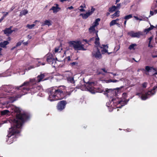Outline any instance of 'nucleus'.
I'll return each mask as SVG.
<instances>
[{
    "instance_id": "nucleus-39",
    "label": "nucleus",
    "mask_w": 157,
    "mask_h": 157,
    "mask_svg": "<svg viewBox=\"0 0 157 157\" xmlns=\"http://www.w3.org/2000/svg\"><path fill=\"white\" fill-rule=\"evenodd\" d=\"M77 64V63H76V62H73L72 63H70V64L71 66H75V65H76V64Z\"/></svg>"
},
{
    "instance_id": "nucleus-47",
    "label": "nucleus",
    "mask_w": 157,
    "mask_h": 157,
    "mask_svg": "<svg viewBox=\"0 0 157 157\" xmlns=\"http://www.w3.org/2000/svg\"><path fill=\"white\" fill-rule=\"evenodd\" d=\"M150 14L151 16L153 15L154 14V12L153 11H150Z\"/></svg>"
},
{
    "instance_id": "nucleus-22",
    "label": "nucleus",
    "mask_w": 157,
    "mask_h": 157,
    "mask_svg": "<svg viewBox=\"0 0 157 157\" xmlns=\"http://www.w3.org/2000/svg\"><path fill=\"white\" fill-rule=\"evenodd\" d=\"M10 113V111L7 110H5L1 111V115L2 116L8 115Z\"/></svg>"
},
{
    "instance_id": "nucleus-55",
    "label": "nucleus",
    "mask_w": 157,
    "mask_h": 157,
    "mask_svg": "<svg viewBox=\"0 0 157 157\" xmlns=\"http://www.w3.org/2000/svg\"><path fill=\"white\" fill-rule=\"evenodd\" d=\"M3 19H4L3 18V17H2L0 19V23L1 22Z\"/></svg>"
},
{
    "instance_id": "nucleus-41",
    "label": "nucleus",
    "mask_w": 157,
    "mask_h": 157,
    "mask_svg": "<svg viewBox=\"0 0 157 157\" xmlns=\"http://www.w3.org/2000/svg\"><path fill=\"white\" fill-rule=\"evenodd\" d=\"M155 27L153 25H151L150 27H149L150 29H151V30L153 29L154 28H155Z\"/></svg>"
},
{
    "instance_id": "nucleus-34",
    "label": "nucleus",
    "mask_w": 157,
    "mask_h": 157,
    "mask_svg": "<svg viewBox=\"0 0 157 157\" xmlns=\"http://www.w3.org/2000/svg\"><path fill=\"white\" fill-rule=\"evenodd\" d=\"M95 9L92 7L90 10V11H89L88 12L89 13H90V15H91L92 14V13H93V12L94 11Z\"/></svg>"
},
{
    "instance_id": "nucleus-58",
    "label": "nucleus",
    "mask_w": 157,
    "mask_h": 157,
    "mask_svg": "<svg viewBox=\"0 0 157 157\" xmlns=\"http://www.w3.org/2000/svg\"><path fill=\"white\" fill-rule=\"evenodd\" d=\"M134 17L135 18L136 20H139L138 17H137L134 16Z\"/></svg>"
},
{
    "instance_id": "nucleus-33",
    "label": "nucleus",
    "mask_w": 157,
    "mask_h": 157,
    "mask_svg": "<svg viewBox=\"0 0 157 157\" xmlns=\"http://www.w3.org/2000/svg\"><path fill=\"white\" fill-rule=\"evenodd\" d=\"M153 39V37L152 36H151L150 37L149 39L148 40H149V43H148V47H150L151 46V41Z\"/></svg>"
},
{
    "instance_id": "nucleus-4",
    "label": "nucleus",
    "mask_w": 157,
    "mask_h": 157,
    "mask_svg": "<svg viewBox=\"0 0 157 157\" xmlns=\"http://www.w3.org/2000/svg\"><path fill=\"white\" fill-rule=\"evenodd\" d=\"M70 47L73 48L75 51L86 50L84 48V45L82 44L80 41H71L68 42Z\"/></svg>"
},
{
    "instance_id": "nucleus-20",
    "label": "nucleus",
    "mask_w": 157,
    "mask_h": 157,
    "mask_svg": "<svg viewBox=\"0 0 157 157\" xmlns=\"http://www.w3.org/2000/svg\"><path fill=\"white\" fill-rule=\"evenodd\" d=\"M90 15V13H89L88 12L86 13H81L80 15V16H82V18L84 19H86Z\"/></svg>"
},
{
    "instance_id": "nucleus-45",
    "label": "nucleus",
    "mask_w": 157,
    "mask_h": 157,
    "mask_svg": "<svg viewBox=\"0 0 157 157\" xmlns=\"http://www.w3.org/2000/svg\"><path fill=\"white\" fill-rule=\"evenodd\" d=\"M79 10L82 12H84L85 11V10L83 9V8H81L79 9Z\"/></svg>"
},
{
    "instance_id": "nucleus-42",
    "label": "nucleus",
    "mask_w": 157,
    "mask_h": 157,
    "mask_svg": "<svg viewBox=\"0 0 157 157\" xmlns=\"http://www.w3.org/2000/svg\"><path fill=\"white\" fill-rule=\"evenodd\" d=\"M116 6L117 7V8H120L121 7V4H117V6Z\"/></svg>"
},
{
    "instance_id": "nucleus-43",
    "label": "nucleus",
    "mask_w": 157,
    "mask_h": 157,
    "mask_svg": "<svg viewBox=\"0 0 157 157\" xmlns=\"http://www.w3.org/2000/svg\"><path fill=\"white\" fill-rule=\"evenodd\" d=\"M8 14V12H6V13L5 14H4L3 16L2 17H3V18L4 19L5 17L6 16H7Z\"/></svg>"
},
{
    "instance_id": "nucleus-62",
    "label": "nucleus",
    "mask_w": 157,
    "mask_h": 157,
    "mask_svg": "<svg viewBox=\"0 0 157 157\" xmlns=\"http://www.w3.org/2000/svg\"><path fill=\"white\" fill-rule=\"evenodd\" d=\"M119 19L118 18H117L115 20H115L116 21V22H117V21H119Z\"/></svg>"
},
{
    "instance_id": "nucleus-18",
    "label": "nucleus",
    "mask_w": 157,
    "mask_h": 157,
    "mask_svg": "<svg viewBox=\"0 0 157 157\" xmlns=\"http://www.w3.org/2000/svg\"><path fill=\"white\" fill-rule=\"evenodd\" d=\"M51 22V21L50 20H46L44 22L41 23V26H43L45 25H47L49 26L52 25Z\"/></svg>"
},
{
    "instance_id": "nucleus-64",
    "label": "nucleus",
    "mask_w": 157,
    "mask_h": 157,
    "mask_svg": "<svg viewBox=\"0 0 157 157\" xmlns=\"http://www.w3.org/2000/svg\"><path fill=\"white\" fill-rule=\"evenodd\" d=\"M84 41L86 43L87 42V40L86 39L84 40Z\"/></svg>"
},
{
    "instance_id": "nucleus-29",
    "label": "nucleus",
    "mask_w": 157,
    "mask_h": 157,
    "mask_svg": "<svg viewBox=\"0 0 157 157\" xmlns=\"http://www.w3.org/2000/svg\"><path fill=\"white\" fill-rule=\"evenodd\" d=\"M115 24L120 25V24L117 23L115 20H113L109 23V25L110 26L113 25Z\"/></svg>"
},
{
    "instance_id": "nucleus-19",
    "label": "nucleus",
    "mask_w": 157,
    "mask_h": 157,
    "mask_svg": "<svg viewBox=\"0 0 157 157\" xmlns=\"http://www.w3.org/2000/svg\"><path fill=\"white\" fill-rule=\"evenodd\" d=\"M9 42L7 40L1 42L0 43V47L2 48H5L6 47V46L9 44Z\"/></svg>"
},
{
    "instance_id": "nucleus-51",
    "label": "nucleus",
    "mask_w": 157,
    "mask_h": 157,
    "mask_svg": "<svg viewBox=\"0 0 157 157\" xmlns=\"http://www.w3.org/2000/svg\"><path fill=\"white\" fill-rule=\"evenodd\" d=\"M17 47H16V45L15 46L13 47L12 48H11V50H13Z\"/></svg>"
},
{
    "instance_id": "nucleus-48",
    "label": "nucleus",
    "mask_w": 157,
    "mask_h": 157,
    "mask_svg": "<svg viewBox=\"0 0 157 157\" xmlns=\"http://www.w3.org/2000/svg\"><path fill=\"white\" fill-rule=\"evenodd\" d=\"M73 8H74V7L72 6H71L67 8V9H68L69 10L72 9Z\"/></svg>"
},
{
    "instance_id": "nucleus-24",
    "label": "nucleus",
    "mask_w": 157,
    "mask_h": 157,
    "mask_svg": "<svg viewBox=\"0 0 157 157\" xmlns=\"http://www.w3.org/2000/svg\"><path fill=\"white\" fill-rule=\"evenodd\" d=\"M117 9V7L115 6H113L109 8V11L110 13L115 11Z\"/></svg>"
},
{
    "instance_id": "nucleus-49",
    "label": "nucleus",
    "mask_w": 157,
    "mask_h": 157,
    "mask_svg": "<svg viewBox=\"0 0 157 157\" xmlns=\"http://www.w3.org/2000/svg\"><path fill=\"white\" fill-rule=\"evenodd\" d=\"M59 51L58 48H55V52L56 53L58 52V51Z\"/></svg>"
},
{
    "instance_id": "nucleus-2",
    "label": "nucleus",
    "mask_w": 157,
    "mask_h": 157,
    "mask_svg": "<svg viewBox=\"0 0 157 157\" xmlns=\"http://www.w3.org/2000/svg\"><path fill=\"white\" fill-rule=\"evenodd\" d=\"M15 112L19 113L16 115V119L12 120L11 127L9 128V133L7 135L8 138L20 133L21 131L18 129L21 128L22 125L29 118V116L26 113H21L20 109L17 107L13 108Z\"/></svg>"
},
{
    "instance_id": "nucleus-10",
    "label": "nucleus",
    "mask_w": 157,
    "mask_h": 157,
    "mask_svg": "<svg viewBox=\"0 0 157 157\" xmlns=\"http://www.w3.org/2000/svg\"><path fill=\"white\" fill-rule=\"evenodd\" d=\"M75 90L74 88H70L68 89V91H67L66 88L64 89V93L63 99H66L67 97L70 96L71 93L73 91Z\"/></svg>"
},
{
    "instance_id": "nucleus-59",
    "label": "nucleus",
    "mask_w": 157,
    "mask_h": 157,
    "mask_svg": "<svg viewBox=\"0 0 157 157\" xmlns=\"http://www.w3.org/2000/svg\"><path fill=\"white\" fill-rule=\"evenodd\" d=\"M110 14V13L109 12H107L106 13V16H108Z\"/></svg>"
},
{
    "instance_id": "nucleus-56",
    "label": "nucleus",
    "mask_w": 157,
    "mask_h": 157,
    "mask_svg": "<svg viewBox=\"0 0 157 157\" xmlns=\"http://www.w3.org/2000/svg\"><path fill=\"white\" fill-rule=\"evenodd\" d=\"M141 94L140 93H138L136 94V95H138L139 96H140Z\"/></svg>"
},
{
    "instance_id": "nucleus-50",
    "label": "nucleus",
    "mask_w": 157,
    "mask_h": 157,
    "mask_svg": "<svg viewBox=\"0 0 157 157\" xmlns=\"http://www.w3.org/2000/svg\"><path fill=\"white\" fill-rule=\"evenodd\" d=\"M110 104L109 103H107L106 104V105L108 107H109V106H110Z\"/></svg>"
},
{
    "instance_id": "nucleus-13",
    "label": "nucleus",
    "mask_w": 157,
    "mask_h": 157,
    "mask_svg": "<svg viewBox=\"0 0 157 157\" xmlns=\"http://www.w3.org/2000/svg\"><path fill=\"white\" fill-rule=\"evenodd\" d=\"M93 56H94L97 59H99L102 58V55L101 53L100 49L98 48H97V51L96 52H92Z\"/></svg>"
},
{
    "instance_id": "nucleus-61",
    "label": "nucleus",
    "mask_w": 157,
    "mask_h": 157,
    "mask_svg": "<svg viewBox=\"0 0 157 157\" xmlns=\"http://www.w3.org/2000/svg\"><path fill=\"white\" fill-rule=\"evenodd\" d=\"M154 13L156 14L157 13V10H155L154 11Z\"/></svg>"
},
{
    "instance_id": "nucleus-23",
    "label": "nucleus",
    "mask_w": 157,
    "mask_h": 157,
    "mask_svg": "<svg viewBox=\"0 0 157 157\" xmlns=\"http://www.w3.org/2000/svg\"><path fill=\"white\" fill-rule=\"evenodd\" d=\"M100 70H101L103 71V72H105V73H106L107 72V71L105 70V68H101V69H100ZM100 69H98L97 70V74L98 75H100V74H102V72L100 71Z\"/></svg>"
},
{
    "instance_id": "nucleus-40",
    "label": "nucleus",
    "mask_w": 157,
    "mask_h": 157,
    "mask_svg": "<svg viewBox=\"0 0 157 157\" xmlns=\"http://www.w3.org/2000/svg\"><path fill=\"white\" fill-rule=\"evenodd\" d=\"M118 81L117 80H110L109 81V82H117Z\"/></svg>"
},
{
    "instance_id": "nucleus-54",
    "label": "nucleus",
    "mask_w": 157,
    "mask_h": 157,
    "mask_svg": "<svg viewBox=\"0 0 157 157\" xmlns=\"http://www.w3.org/2000/svg\"><path fill=\"white\" fill-rule=\"evenodd\" d=\"M115 48L117 49V51L120 48V46H117V47H116Z\"/></svg>"
},
{
    "instance_id": "nucleus-57",
    "label": "nucleus",
    "mask_w": 157,
    "mask_h": 157,
    "mask_svg": "<svg viewBox=\"0 0 157 157\" xmlns=\"http://www.w3.org/2000/svg\"><path fill=\"white\" fill-rule=\"evenodd\" d=\"M120 0H116V4L119 2L120 1Z\"/></svg>"
},
{
    "instance_id": "nucleus-52",
    "label": "nucleus",
    "mask_w": 157,
    "mask_h": 157,
    "mask_svg": "<svg viewBox=\"0 0 157 157\" xmlns=\"http://www.w3.org/2000/svg\"><path fill=\"white\" fill-rule=\"evenodd\" d=\"M2 50V48H0V56L2 55V54H1V51Z\"/></svg>"
},
{
    "instance_id": "nucleus-28",
    "label": "nucleus",
    "mask_w": 157,
    "mask_h": 157,
    "mask_svg": "<svg viewBox=\"0 0 157 157\" xmlns=\"http://www.w3.org/2000/svg\"><path fill=\"white\" fill-rule=\"evenodd\" d=\"M95 26L93 25L92 26H91L89 29V30L90 32H94L95 31Z\"/></svg>"
},
{
    "instance_id": "nucleus-38",
    "label": "nucleus",
    "mask_w": 157,
    "mask_h": 157,
    "mask_svg": "<svg viewBox=\"0 0 157 157\" xmlns=\"http://www.w3.org/2000/svg\"><path fill=\"white\" fill-rule=\"evenodd\" d=\"M151 30V29H150L149 28L146 29H144V32H145L146 33H148Z\"/></svg>"
},
{
    "instance_id": "nucleus-11",
    "label": "nucleus",
    "mask_w": 157,
    "mask_h": 157,
    "mask_svg": "<svg viewBox=\"0 0 157 157\" xmlns=\"http://www.w3.org/2000/svg\"><path fill=\"white\" fill-rule=\"evenodd\" d=\"M94 84H95L94 82H90L88 83L86 87L87 90L92 93H94L95 92L94 87Z\"/></svg>"
},
{
    "instance_id": "nucleus-14",
    "label": "nucleus",
    "mask_w": 157,
    "mask_h": 157,
    "mask_svg": "<svg viewBox=\"0 0 157 157\" xmlns=\"http://www.w3.org/2000/svg\"><path fill=\"white\" fill-rule=\"evenodd\" d=\"M55 5H56V6H52L49 10H52L53 11V13H56L60 10L61 8L59 7V5L57 4H55Z\"/></svg>"
},
{
    "instance_id": "nucleus-3",
    "label": "nucleus",
    "mask_w": 157,
    "mask_h": 157,
    "mask_svg": "<svg viewBox=\"0 0 157 157\" xmlns=\"http://www.w3.org/2000/svg\"><path fill=\"white\" fill-rule=\"evenodd\" d=\"M66 87L61 86L57 88H51L48 90V99L51 101L60 100L63 99L64 89Z\"/></svg>"
},
{
    "instance_id": "nucleus-7",
    "label": "nucleus",
    "mask_w": 157,
    "mask_h": 157,
    "mask_svg": "<svg viewBox=\"0 0 157 157\" xmlns=\"http://www.w3.org/2000/svg\"><path fill=\"white\" fill-rule=\"evenodd\" d=\"M57 60V58H56V59L53 58L52 54H50L47 55L46 60L48 63L51 64L52 66L54 67L56 66Z\"/></svg>"
},
{
    "instance_id": "nucleus-25",
    "label": "nucleus",
    "mask_w": 157,
    "mask_h": 157,
    "mask_svg": "<svg viewBox=\"0 0 157 157\" xmlns=\"http://www.w3.org/2000/svg\"><path fill=\"white\" fill-rule=\"evenodd\" d=\"M145 69L146 71L148 72H149L152 69H153V70H155V69L153 67H150L149 66H146Z\"/></svg>"
},
{
    "instance_id": "nucleus-60",
    "label": "nucleus",
    "mask_w": 157,
    "mask_h": 157,
    "mask_svg": "<svg viewBox=\"0 0 157 157\" xmlns=\"http://www.w3.org/2000/svg\"><path fill=\"white\" fill-rule=\"evenodd\" d=\"M126 22H127V21L126 20L125 21H124V24L125 26V25L126 24Z\"/></svg>"
},
{
    "instance_id": "nucleus-36",
    "label": "nucleus",
    "mask_w": 157,
    "mask_h": 157,
    "mask_svg": "<svg viewBox=\"0 0 157 157\" xmlns=\"http://www.w3.org/2000/svg\"><path fill=\"white\" fill-rule=\"evenodd\" d=\"M157 7V5L155 4H153L151 7V9L152 10H153L155 8Z\"/></svg>"
},
{
    "instance_id": "nucleus-8",
    "label": "nucleus",
    "mask_w": 157,
    "mask_h": 157,
    "mask_svg": "<svg viewBox=\"0 0 157 157\" xmlns=\"http://www.w3.org/2000/svg\"><path fill=\"white\" fill-rule=\"evenodd\" d=\"M67 104V102L65 100L59 101L56 106L57 109L59 111H62L65 108Z\"/></svg>"
},
{
    "instance_id": "nucleus-27",
    "label": "nucleus",
    "mask_w": 157,
    "mask_h": 157,
    "mask_svg": "<svg viewBox=\"0 0 157 157\" xmlns=\"http://www.w3.org/2000/svg\"><path fill=\"white\" fill-rule=\"evenodd\" d=\"M136 46L137 45L136 44H132L129 46L128 48L130 50L132 49H134V47Z\"/></svg>"
},
{
    "instance_id": "nucleus-26",
    "label": "nucleus",
    "mask_w": 157,
    "mask_h": 157,
    "mask_svg": "<svg viewBox=\"0 0 157 157\" xmlns=\"http://www.w3.org/2000/svg\"><path fill=\"white\" fill-rule=\"evenodd\" d=\"M100 21V19L99 18L96 19L93 23V25L95 27L98 26L99 25L98 22Z\"/></svg>"
},
{
    "instance_id": "nucleus-9",
    "label": "nucleus",
    "mask_w": 157,
    "mask_h": 157,
    "mask_svg": "<svg viewBox=\"0 0 157 157\" xmlns=\"http://www.w3.org/2000/svg\"><path fill=\"white\" fill-rule=\"evenodd\" d=\"M128 34L132 37L139 38L142 35L141 32H138L135 33L133 31H131L128 33Z\"/></svg>"
},
{
    "instance_id": "nucleus-1",
    "label": "nucleus",
    "mask_w": 157,
    "mask_h": 157,
    "mask_svg": "<svg viewBox=\"0 0 157 157\" xmlns=\"http://www.w3.org/2000/svg\"><path fill=\"white\" fill-rule=\"evenodd\" d=\"M44 77V74H41L36 78L30 79L29 81L25 82L19 86H8V89L6 92V94L7 95H12L18 94L12 96H8V98L12 102H13L18 98L26 94L27 91L30 90L33 93L37 92L39 90V86H37V83L42 81Z\"/></svg>"
},
{
    "instance_id": "nucleus-30",
    "label": "nucleus",
    "mask_w": 157,
    "mask_h": 157,
    "mask_svg": "<svg viewBox=\"0 0 157 157\" xmlns=\"http://www.w3.org/2000/svg\"><path fill=\"white\" fill-rule=\"evenodd\" d=\"M120 11H117L113 15V17H118L119 16Z\"/></svg>"
},
{
    "instance_id": "nucleus-17",
    "label": "nucleus",
    "mask_w": 157,
    "mask_h": 157,
    "mask_svg": "<svg viewBox=\"0 0 157 157\" xmlns=\"http://www.w3.org/2000/svg\"><path fill=\"white\" fill-rule=\"evenodd\" d=\"M129 99H127V100H124V101L122 100H121L120 101H118V103L119 104H120L121 105V107H119V108H121L123 106H124L125 105L127 104V103L129 101Z\"/></svg>"
},
{
    "instance_id": "nucleus-15",
    "label": "nucleus",
    "mask_w": 157,
    "mask_h": 157,
    "mask_svg": "<svg viewBox=\"0 0 157 157\" xmlns=\"http://www.w3.org/2000/svg\"><path fill=\"white\" fill-rule=\"evenodd\" d=\"M100 47L101 48L103 49L101 51L102 54H103V52H104V53H108L109 54H110V53H109L108 52V50L107 49L108 48V46L107 44H102L101 46H100Z\"/></svg>"
},
{
    "instance_id": "nucleus-6",
    "label": "nucleus",
    "mask_w": 157,
    "mask_h": 157,
    "mask_svg": "<svg viewBox=\"0 0 157 157\" xmlns=\"http://www.w3.org/2000/svg\"><path fill=\"white\" fill-rule=\"evenodd\" d=\"M65 77L68 82L72 83H75L74 76L73 73L70 71H67L65 74Z\"/></svg>"
},
{
    "instance_id": "nucleus-12",
    "label": "nucleus",
    "mask_w": 157,
    "mask_h": 157,
    "mask_svg": "<svg viewBox=\"0 0 157 157\" xmlns=\"http://www.w3.org/2000/svg\"><path fill=\"white\" fill-rule=\"evenodd\" d=\"M117 89V90H116V89L112 90V89H108L107 88L105 89V91L107 93H110L111 94H112L113 95L116 97L117 96L118 93V90H120V88H118Z\"/></svg>"
},
{
    "instance_id": "nucleus-21",
    "label": "nucleus",
    "mask_w": 157,
    "mask_h": 157,
    "mask_svg": "<svg viewBox=\"0 0 157 157\" xmlns=\"http://www.w3.org/2000/svg\"><path fill=\"white\" fill-rule=\"evenodd\" d=\"M96 37H97L95 39L94 43L97 46L100 47L99 38L98 37L97 33H96Z\"/></svg>"
},
{
    "instance_id": "nucleus-35",
    "label": "nucleus",
    "mask_w": 157,
    "mask_h": 157,
    "mask_svg": "<svg viewBox=\"0 0 157 157\" xmlns=\"http://www.w3.org/2000/svg\"><path fill=\"white\" fill-rule=\"evenodd\" d=\"M23 41H20L19 42H18L16 44V47H17L19 46H20L21 44L23 42Z\"/></svg>"
},
{
    "instance_id": "nucleus-5",
    "label": "nucleus",
    "mask_w": 157,
    "mask_h": 157,
    "mask_svg": "<svg viewBox=\"0 0 157 157\" xmlns=\"http://www.w3.org/2000/svg\"><path fill=\"white\" fill-rule=\"evenodd\" d=\"M157 88V86H154L150 91H148L145 93V94H142L141 97V99L143 100H145L148 98V96L154 95L155 93V90Z\"/></svg>"
},
{
    "instance_id": "nucleus-46",
    "label": "nucleus",
    "mask_w": 157,
    "mask_h": 157,
    "mask_svg": "<svg viewBox=\"0 0 157 157\" xmlns=\"http://www.w3.org/2000/svg\"><path fill=\"white\" fill-rule=\"evenodd\" d=\"M66 59H67L68 61H69L71 60L70 57V56H68L67 57Z\"/></svg>"
},
{
    "instance_id": "nucleus-37",
    "label": "nucleus",
    "mask_w": 157,
    "mask_h": 157,
    "mask_svg": "<svg viewBox=\"0 0 157 157\" xmlns=\"http://www.w3.org/2000/svg\"><path fill=\"white\" fill-rule=\"evenodd\" d=\"M147 82H144L142 84V86L144 88H146L147 86Z\"/></svg>"
},
{
    "instance_id": "nucleus-32",
    "label": "nucleus",
    "mask_w": 157,
    "mask_h": 157,
    "mask_svg": "<svg viewBox=\"0 0 157 157\" xmlns=\"http://www.w3.org/2000/svg\"><path fill=\"white\" fill-rule=\"evenodd\" d=\"M35 25L33 24L31 25L28 24L27 26L29 29H32L35 26Z\"/></svg>"
},
{
    "instance_id": "nucleus-31",
    "label": "nucleus",
    "mask_w": 157,
    "mask_h": 157,
    "mask_svg": "<svg viewBox=\"0 0 157 157\" xmlns=\"http://www.w3.org/2000/svg\"><path fill=\"white\" fill-rule=\"evenodd\" d=\"M132 14H129L128 15L124 17V19H125V20H127L131 18H132Z\"/></svg>"
},
{
    "instance_id": "nucleus-63",
    "label": "nucleus",
    "mask_w": 157,
    "mask_h": 157,
    "mask_svg": "<svg viewBox=\"0 0 157 157\" xmlns=\"http://www.w3.org/2000/svg\"><path fill=\"white\" fill-rule=\"evenodd\" d=\"M114 100H115V98H113L112 100V101H113L114 102Z\"/></svg>"
},
{
    "instance_id": "nucleus-16",
    "label": "nucleus",
    "mask_w": 157,
    "mask_h": 157,
    "mask_svg": "<svg viewBox=\"0 0 157 157\" xmlns=\"http://www.w3.org/2000/svg\"><path fill=\"white\" fill-rule=\"evenodd\" d=\"M12 27V26H10L9 28L5 29L3 30L4 33L6 35L11 34L13 31L11 29Z\"/></svg>"
},
{
    "instance_id": "nucleus-53",
    "label": "nucleus",
    "mask_w": 157,
    "mask_h": 157,
    "mask_svg": "<svg viewBox=\"0 0 157 157\" xmlns=\"http://www.w3.org/2000/svg\"><path fill=\"white\" fill-rule=\"evenodd\" d=\"M152 57L153 58H155L157 57V55H152Z\"/></svg>"
},
{
    "instance_id": "nucleus-44",
    "label": "nucleus",
    "mask_w": 157,
    "mask_h": 157,
    "mask_svg": "<svg viewBox=\"0 0 157 157\" xmlns=\"http://www.w3.org/2000/svg\"><path fill=\"white\" fill-rule=\"evenodd\" d=\"M79 7L81 8H86V6L84 4L83 5Z\"/></svg>"
}]
</instances>
